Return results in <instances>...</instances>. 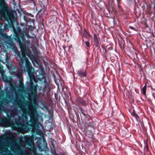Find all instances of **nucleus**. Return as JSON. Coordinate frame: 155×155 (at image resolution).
I'll return each mask as SVG.
<instances>
[{
	"label": "nucleus",
	"mask_w": 155,
	"mask_h": 155,
	"mask_svg": "<svg viewBox=\"0 0 155 155\" xmlns=\"http://www.w3.org/2000/svg\"><path fill=\"white\" fill-rule=\"evenodd\" d=\"M15 148L16 150H19L20 149V147L19 146H18L17 144H15Z\"/></svg>",
	"instance_id": "obj_8"
},
{
	"label": "nucleus",
	"mask_w": 155,
	"mask_h": 155,
	"mask_svg": "<svg viewBox=\"0 0 155 155\" xmlns=\"http://www.w3.org/2000/svg\"><path fill=\"white\" fill-rule=\"evenodd\" d=\"M6 127V126H5V127Z\"/></svg>",
	"instance_id": "obj_19"
},
{
	"label": "nucleus",
	"mask_w": 155,
	"mask_h": 155,
	"mask_svg": "<svg viewBox=\"0 0 155 155\" xmlns=\"http://www.w3.org/2000/svg\"><path fill=\"white\" fill-rule=\"evenodd\" d=\"M33 127V128H34V127H35L34 126V127Z\"/></svg>",
	"instance_id": "obj_15"
},
{
	"label": "nucleus",
	"mask_w": 155,
	"mask_h": 155,
	"mask_svg": "<svg viewBox=\"0 0 155 155\" xmlns=\"http://www.w3.org/2000/svg\"><path fill=\"white\" fill-rule=\"evenodd\" d=\"M4 151L6 153V154L4 153H2V155H9V153H10V152L8 150L5 148L4 149Z\"/></svg>",
	"instance_id": "obj_5"
},
{
	"label": "nucleus",
	"mask_w": 155,
	"mask_h": 155,
	"mask_svg": "<svg viewBox=\"0 0 155 155\" xmlns=\"http://www.w3.org/2000/svg\"><path fill=\"white\" fill-rule=\"evenodd\" d=\"M42 128V129H43L44 128V126H43V127H41Z\"/></svg>",
	"instance_id": "obj_14"
},
{
	"label": "nucleus",
	"mask_w": 155,
	"mask_h": 155,
	"mask_svg": "<svg viewBox=\"0 0 155 155\" xmlns=\"http://www.w3.org/2000/svg\"><path fill=\"white\" fill-rule=\"evenodd\" d=\"M16 76L17 77H18V78H19V75L18 74H17V75H16Z\"/></svg>",
	"instance_id": "obj_12"
},
{
	"label": "nucleus",
	"mask_w": 155,
	"mask_h": 155,
	"mask_svg": "<svg viewBox=\"0 0 155 155\" xmlns=\"http://www.w3.org/2000/svg\"><path fill=\"white\" fill-rule=\"evenodd\" d=\"M35 149L34 146H33V148H28V151H27L26 149L21 150H20L19 155H32V153L33 152L35 153Z\"/></svg>",
	"instance_id": "obj_2"
},
{
	"label": "nucleus",
	"mask_w": 155,
	"mask_h": 155,
	"mask_svg": "<svg viewBox=\"0 0 155 155\" xmlns=\"http://www.w3.org/2000/svg\"><path fill=\"white\" fill-rule=\"evenodd\" d=\"M33 127V128H34V127H35L34 126V127Z\"/></svg>",
	"instance_id": "obj_17"
},
{
	"label": "nucleus",
	"mask_w": 155,
	"mask_h": 155,
	"mask_svg": "<svg viewBox=\"0 0 155 155\" xmlns=\"http://www.w3.org/2000/svg\"><path fill=\"white\" fill-rule=\"evenodd\" d=\"M140 125H141V126H142V124H140Z\"/></svg>",
	"instance_id": "obj_20"
},
{
	"label": "nucleus",
	"mask_w": 155,
	"mask_h": 155,
	"mask_svg": "<svg viewBox=\"0 0 155 155\" xmlns=\"http://www.w3.org/2000/svg\"><path fill=\"white\" fill-rule=\"evenodd\" d=\"M129 28L130 29H134V28L133 27L130 26H129Z\"/></svg>",
	"instance_id": "obj_11"
},
{
	"label": "nucleus",
	"mask_w": 155,
	"mask_h": 155,
	"mask_svg": "<svg viewBox=\"0 0 155 155\" xmlns=\"http://www.w3.org/2000/svg\"><path fill=\"white\" fill-rule=\"evenodd\" d=\"M24 139L26 141H27L29 140V138L28 136H25L24 137Z\"/></svg>",
	"instance_id": "obj_10"
},
{
	"label": "nucleus",
	"mask_w": 155,
	"mask_h": 155,
	"mask_svg": "<svg viewBox=\"0 0 155 155\" xmlns=\"http://www.w3.org/2000/svg\"><path fill=\"white\" fill-rule=\"evenodd\" d=\"M146 147L147 149L148 148V146L147 144H146Z\"/></svg>",
	"instance_id": "obj_13"
},
{
	"label": "nucleus",
	"mask_w": 155,
	"mask_h": 155,
	"mask_svg": "<svg viewBox=\"0 0 155 155\" xmlns=\"http://www.w3.org/2000/svg\"><path fill=\"white\" fill-rule=\"evenodd\" d=\"M25 127V128H27V127H27V126H26V127Z\"/></svg>",
	"instance_id": "obj_18"
},
{
	"label": "nucleus",
	"mask_w": 155,
	"mask_h": 155,
	"mask_svg": "<svg viewBox=\"0 0 155 155\" xmlns=\"http://www.w3.org/2000/svg\"><path fill=\"white\" fill-rule=\"evenodd\" d=\"M78 75L80 77H84L86 76V72L85 71L79 70L77 71Z\"/></svg>",
	"instance_id": "obj_3"
},
{
	"label": "nucleus",
	"mask_w": 155,
	"mask_h": 155,
	"mask_svg": "<svg viewBox=\"0 0 155 155\" xmlns=\"http://www.w3.org/2000/svg\"><path fill=\"white\" fill-rule=\"evenodd\" d=\"M33 127V128H34V127H35L34 126V127Z\"/></svg>",
	"instance_id": "obj_16"
},
{
	"label": "nucleus",
	"mask_w": 155,
	"mask_h": 155,
	"mask_svg": "<svg viewBox=\"0 0 155 155\" xmlns=\"http://www.w3.org/2000/svg\"><path fill=\"white\" fill-rule=\"evenodd\" d=\"M21 55H19L20 58V61L19 62V64L20 68L22 71L23 70L22 65H23L24 61H25L26 64L27 70L29 75L30 76V79L33 78L34 77V69L32 67L31 65L29 62L28 59L25 57V55L24 52L21 51Z\"/></svg>",
	"instance_id": "obj_1"
},
{
	"label": "nucleus",
	"mask_w": 155,
	"mask_h": 155,
	"mask_svg": "<svg viewBox=\"0 0 155 155\" xmlns=\"http://www.w3.org/2000/svg\"><path fill=\"white\" fill-rule=\"evenodd\" d=\"M39 127H39H39V126H38V127Z\"/></svg>",
	"instance_id": "obj_21"
},
{
	"label": "nucleus",
	"mask_w": 155,
	"mask_h": 155,
	"mask_svg": "<svg viewBox=\"0 0 155 155\" xmlns=\"http://www.w3.org/2000/svg\"><path fill=\"white\" fill-rule=\"evenodd\" d=\"M0 72L2 74V78L4 80V75H3L4 74V71L3 70H0ZM5 82H6L7 80H3Z\"/></svg>",
	"instance_id": "obj_7"
},
{
	"label": "nucleus",
	"mask_w": 155,
	"mask_h": 155,
	"mask_svg": "<svg viewBox=\"0 0 155 155\" xmlns=\"http://www.w3.org/2000/svg\"><path fill=\"white\" fill-rule=\"evenodd\" d=\"M85 45L87 47H90L89 43L88 41H86L85 42Z\"/></svg>",
	"instance_id": "obj_9"
},
{
	"label": "nucleus",
	"mask_w": 155,
	"mask_h": 155,
	"mask_svg": "<svg viewBox=\"0 0 155 155\" xmlns=\"http://www.w3.org/2000/svg\"><path fill=\"white\" fill-rule=\"evenodd\" d=\"M146 85H145L143 87L142 90V92L143 93L144 95H146Z\"/></svg>",
	"instance_id": "obj_6"
},
{
	"label": "nucleus",
	"mask_w": 155,
	"mask_h": 155,
	"mask_svg": "<svg viewBox=\"0 0 155 155\" xmlns=\"http://www.w3.org/2000/svg\"><path fill=\"white\" fill-rule=\"evenodd\" d=\"M94 39L95 43L96 44H98V40L97 35L95 34H94Z\"/></svg>",
	"instance_id": "obj_4"
}]
</instances>
